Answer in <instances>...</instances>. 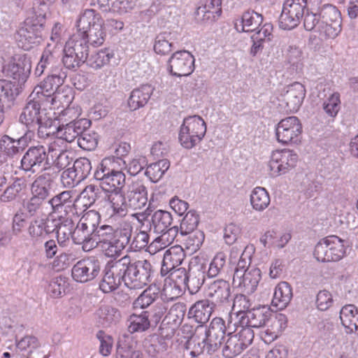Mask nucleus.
Returning <instances> with one entry per match:
<instances>
[{
	"instance_id": "nucleus-17",
	"label": "nucleus",
	"mask_w": 358,
	"mask_h": 358,
	"mask_svg": "<svg viewBox=\"0 0 358 358\" xmlns=\"http://www.w3.org/2000/svg\"><path fill=\"white\" fill-rule=\"evenodd\" d=\"M45 70L48 73H59V71L60 73L66 72L62 66L55 47H52L50 43L47 45L42 53L40 61L35 69V74L37 76H41Z\"/></svg>"
},
{
	"instance_id": "nucleus-45",
	"label": "nucleus",
	"mask_w": 358,
	"mask_h": 358,
	"mask_svg": "<svg viewBox=\"0 0 358 358\" xmlns=\"http://www.w3.org/2000/svg\"><path fill=\"white\" fill-rule=\"evenodd\" d=\"M250 203L255 210L262 211L266 209L270 203V196L266 189L255 187L250 195Z\"/></svg>"
},
{
	"instance_id": "nucleus-20",
	"label": "nucleus",
	"mask_w": 358,
	"mask_h": 358,
	"mask_svg": "<svg viewBox=\"0 0 358 358\" xmlns=\"http://www.w3.org/2000/svg\"><path fill=\"white\" fill-rule=\"evenodd\" d=\"M262 278V273L259 268L252 266L243 273L238 272L234 274L233 284L242 289L248 294H252L259 285Z\"/></svg>"
},
{
	"instance_id": "nucleus-50",
	"label": "nucleus",
	"mask_w": 358,
	"mask_h": 358,
	"mask_svg": "<svg viewBox=\"0 0 358 358\" xmlns=\"http://www.w3.org/2000/svg\"><path fill=\"white\" fill-rule=\"evenodd\" d=\"M72 191H64L48 201L53 212H59L63 207H71L74 205Z\"/></svg>"
},
{
	"instance_id": "nucleus-59",
	"label": "nucleus",
	"mask_w": 358,
	"mask_h": 358,
	"mask_svg": "<svg viewBox=\"0 0 358 358\" xmlns=\"http://www.w3.org/2000/svg\"><path fill=\"white\" fill-rule=\"evenodd\" d=\"M108 200L113 209V214L120 217H124L127 214L128 206L126 205L124 194L120 193L115 194L114 196H110Z\"/></svg>"
},
{
	"instance_id": "nucleus-51",
	"label": "nucleus",
	"mask_w": 358,
	"mask_h": 358,
	"mask_svg": "<svg viewBox=\"0 0 358 358\" xmlns=\"http://www.w3.org/2000/svg\"><path fill=\"white\" fill-rule=\"evenodd\" d=\"M226 273V256L222 252L217 253L209 265L207 276L212 278L218 275H222Z\"/></svg>"
},
{
	"instance_id": "nucleus-63",
	"label": "nucleus",
	"mask_w": 358,
	"mask_h": 358,
	"mask_svg": "<svg viewBox=\"0 0 358 358\" xmlns=\"http://www.w3.org/2000/svg\"><path fill=\"white\" fill-rule=\"evenodd\" d=\"M319 8L317 12L314 13L313 8H309L308 6L305 9L303 15V27L306 31H313L321 23V17L319 15Z\"/></svg>"
},
{
	"instance_id": "nucleus-33",
	"label": "nucleus",
	"mask_w": 358,
	"mask_h": 358,
	"mask_svg": "<svg viewBox=\"0 0 358 358\" xmlns=\"http://www.w3.org/2000/svg\"><path fill=\"white\" fill-rule=\"evenodd\" d=\"M125 174L119 170H115L114 173L105 176L103 179L99 181V185L101 189L106 192L120 193L125 184Z\"/></svg>"
},
{
	"instance_id": "nucleus-55",
	"label": "nucleus",
	"mask_w": 358,
	"mask_h": 358,
	"mask_svg": "<svg viewBox=\"0 0 358 358\" xmlns=\"http://www.w3.org/2000/svg\"><path fill=\"white\" fill-rule=\"evenodd\" d=\"M199 222V215L195 210L188 211L180 222V232L181 235L192 232Z\"/></svg>"
},
{
	"instance_id": "nucleus-3",
	"label": "nucleus",
	"mask_w": 358,
	"mask_h": 358,
	"mask_svg": "<svg viewBox=\"0 0 358 358\" xmlns=\"http://www.w3.org/2000/svg\"><path fill=\"white\" fill-rule=\"evenodd\" d=\"M101 15L94 9H86L76 21L77 31L93 46H99L106 36Z\"/></svg>"
},
{
	"instance_id": "nucleus-58",
	"label": "nucleus",
	"mask_w": 358,
	"mask_h": 358,
	"mask_svg": "<svg viewBox=\"0 0 358 358\" xmlns=\"http://www.w3.org/2000/svg\"><path fill=\"white\" fill-rule=\"evenodd\" d=\"M72 168L78 176V178L82 182L90 174L92 166L88 158L80 157L73 162Z\"/></svg>"
},
{
	"instance_id": "nucleus-13",
	"label": "nucleus",
	"mask_w": 358,
	"mask_h": 358,
	"mask_svg": "<svg viewBox=\"0 0 358 358\" xmlns=\"http://www.w3.org/2000/svg\"><path fill=\"white\" fill-rule=\"evenodd\" d=\"M194 61L189 51H176L168 60V70L176 77L188 76L194 71Z\"/></svg>"
},
{
	"instance_id": "nucleus-54",
	"label": "nucleus",
	"mask_w": 358,
	"mask_h": 358,
	"mask_svg": "<svg viewBox=\"0 0 358 358\" xmlns=\"http://www.w3.org/2000/svg\"><path fill=\"white\" fill-rule=\"evenodd\" d=\"M0 151L9 157H13L22 152V149L17 145L15 138L4 134L0 139Z\"/></svg>"
},
{
	"instance_id": "nucleus-60",
	"label": "nucleus",
	"mask_w": 358,
	"mask_h": 358,
	"mask_svg": "<svg viewBox=\"0 0 358 358\" xmlns=\"http://www.w3.org/2000/svg\"><path fill=\"white\" fill-rule=\"evenodd\" d=\"M182 236H187L185 245L187 250L191 252H196L201 246L204 241V234L201 231H194Z\"/></svg>"
},
{
	"instance_id": "nucleus-32",
	"label": "nucleus",
	"mask_w": 358,
	"mask_h": 358,
	"mask_svg": "<svg viewBox=\"0 0 358 358\" xmlns=\"http://www.w3.org/2000/svg\"><path fill=\"white\" fill-rule=\"evenodd\" d=\"M73 243L82 245L84 251L88 252L96 248V242L94 238V233L85 227L80 222H78L73 234Z\"/></svg>"
},
{
	"instance_id": "nucleus-62",
	"label": "nucleus",
	"mask_w": 358,
	"mask_h": 358,
	"mask_svg": "<svg viewBox=\"0 0 358 358\" xmlns=\"http://www.w3.org/2000/svg\"><path fill=\"white\" fill-rule=\"evenodd\" d=\"M100 221V214L97 211L92 210L85 212L80 219L79 222L94 234L99 227Z\"/></svg>"
},
{
	"instance_id": "nucleus-11",
	"label": "nucleus",
	"mask_w": 358,
	"mask_h": 358,
	"mask_svg": "<svg viewBox=\"0 0 358 358\" xmlns=\"http://www.w3.org/2000/svg\"><path fill=\"white\" fill-rule=\"evenodd\" d=\"M302 125L298 117L290 116L282 119L276 126L275 136L282 144H297L301 142Z\"/></svg>"
},
{
	"instance_id": "nucleus-35",
	"label": "nucleus",
	"mask_w": 358,
	"mask_h": 358,
	"mask_svg": "<svg viewBox=\"0 0 358 358\" xmlns=\"http://www.w3.org/2000/svg\"><path fill=\"white\" fill-rule=\"evenodd\" d=\"M292 296L291 285L285 281H282L275 288L272 305L279 309H284L290 303Z\"/></svg>"
},
{
	"instance_id": "nucleus-36",
	"label": "nucleus",
	"mask_w": 358,
	"mask_h": 358,
	"mask_svg": "<svg viewBox=\"0 0 358 358\" xmlns=\"http://www.w3.org/2000/svg\"><path fill=\"white\" fill-rule=\"evenodd\" d=\"M38 137L41 139H46L49 137L58 136L59 125L56 119H52L46 113L39 118L37 122Z\"/></svg>"
},
{
	"instance_id": "nucleus-29",
	"label": "nucleus",
	"mask_w": 358,
	"mask_h": 358,
	"mask_svg": "<svg viewBox=\"0 0 358 358\" xmlns=\"http://www.w3.org/2000/svg\"><path fill=\"white\" fill-rule=\"evenodd\" d=\"M263 22V16L255 10H247L243 13L241 18L234 24L236 29L239 32L255 31Z\"/></svg>"
},
{
	"instance_id": "nucleus-57",
	"label": "nucleus",
	"mask_w": 358,
	"mask_h": 358,
	"mask_svg": "<svg viewBox=\"0 0 358 358\" xmlns=\"http://www.w3.org/2000/svg\"><path fill=\"white\" fill-rule=\"evenodd\" d=\"M158 297V293L151 287L145 289L134 301V306L136 308H146L151 305Z\"/></svg>"
},
{
	"instance_id": "nucleus-7",
	"label": "nucleus",
	"mask_w": 358,
	"mask_h": 358,
	"mask_svg": "<svg viewBox=\"0 0 358 358\" xmlns=\"http://www.w3.org/2000/svg\"><path fill=\"white\" fill-rule=\"evenodd\" d=\"M67 77V72L49 73L48 76L35 88L31 93L32 96H36L38 100L45 105L52 106L55 104L57 96V89L63 85Z\"/></svg>"
},
{
	"instance_id": "nucleus-42",
	"label": "nucleus",
	"mask_w": 358,
	"mask_h": 358,
	"mask_svg": "<svg viewBox=\"0 0 358 358\" xmlns=\"http://www.w3.org/2000/svg\"><path fill=\"white\" fill-rule=\"evenodd\" d=\"M113 57V50L105 48L92 54L90 57L87 56L85 62L90 68L98 70L108 64Z\"/></svg>"
},
{
	"instance_id": "nucleus-64",
	"label": "nucleus",
	"mask_w": 358,
	"mask_h": 358,
	"mask_svg": "<svg viewBox=\"0 0 358 358\" xmlns=\"http://www.w3.org/2000/svg\"><path fill=\"white\" fill-rule=\"evenodd\" d=\"M340 94L334 93L324 101L322 108L329 116L334 117L340 110Z\"/></svg>"
},
{
	"instance_id": "nucleus-41",
	"label": "nucleus",
	"mask_w": 358,
	"mask_h": 358,
	"mask_svg": "<svg viewBox=\"0 0 358 358\" xmlns=\"http://www.w3.org/2000/svg\"><path fill=\"white\" fill-rule=\"evenodd\" d=\"M150 313L148 310L143 311L141 314H132L128 320L129 324L128 330L130 333L143 332L148 330L151 322L149 320Z\"/></svg>"
},
{
	"instance_id": "nucleus-8",
	"label": "nucleus",
	"mask_w": 358,
	"mask_h": 358,
	"mask_svg": "<svg viewBox=\"0 0 358 358\" xmlns=\"http://www.w3.org/2000/svg\"><path fill=\"white\" fill-rule=\"evenodd\" d=\"M343 241L336 236H329L315 245L314 256L319 262L339 261L345 255Z\"/></svg>"
},
{
	"instance_id": "nucleus-34",
	"label": "nucleus",
	"mask_w": 358,
	"mask_h": 358,
	"mask_svg": "<svg viewBox=\"0 0 358 358\" xmlns=\"http://www.w3.org/2000/svg\"><path fill=\"white\" fill-rule=\"evenodd\" d=\"M52 185V180L48 173L39 175L31 185V196L45 202L50 195Z\"/></svg>"
},
{
	"instance_id": "nucleus-30",
	"label": "nucleus",
	"mask_w": 358,
	"mask_h": 358,
	"mask_svg": "<svg viewBox=\"0 0 358 358\" xmlns=\"http://www.w3.org/2000/svg\"><path fill=\"white\" fill-rule=\"evenodd\" d=\"M179 275L173 271L170 273L169 279H166L162 292L163 299L172 301L179 298L185 292L182 285L179 283Z\"/></svg>"
},
{
	"instance_id": "nucleus-24",
	"label": "nucleus",
	"mask_w": 358,
	"mask_h": 358,
	"mask_svg": "<svg viewBox=\"0 0 358 358\" xmlns=\"http://www.w3.org/2000/svg\"><path fill=\"white\" fill-rule=\"evenodd\" d=\"M306 96L305 87L299 83H294L288 85L287 89L282 94V101L286 103L287 110L296 112L302 104Z\"/></svg>"
},
{
	"instance_id": "nucleus-21",
	"label": "nucleus",
	"mask_w": 358,
	"mask_h": 358,
	"mask_svg": "<svg viewBox=\"0 0 358 358\" xmlns=\"http://www.w3.org/2000/svg\"><path fill=\"white\" fill-rule=\"evenodd\" d=\"M126 205L132 210L142 209L148 202L146 187L141 181H134L127 186L124 194Z\"/></svg>"
},
{
	"instance_id": "nucleus-15",
	"label": "nucleus",
	"mask_w": 358,
	"mask_h": 358,
	"mask_svg": "<svg viewBox=\"0 0 358 358\" xmlns=\"http://www.w3.org/2000/svg\"><path fill=\"white\" fill-rule=\"evenodd\" d=\"M36 98V96H32L31 94L29 96L27 103L20 116V122L27 128L33 129H36L39 118L45 114V108L51 107Z\"/></svg>"
},
{
	"instance_id": "nucleus-31",
	"label": "nucleus",
	"mask_w": 358,
	"mask_h": 358,
	"mask_svg": "<svg viewBox=\"0 0 358 358\" xmlns=\"http://www.w3.org/2000/svg\"><path fill=\"white\" fill-rule=\"evenodd\" d=\"M153 92L150 85H142L133 90L128 99V106L131 110H136L145 106Z\"/></svg>"
},
{
	"instance_id": "nucleus-28",
	"label": "nucleus",
	"mask_w": 358,
	"mask_h": 358,
	"mask_svg": "<svg viewBox=\"0 0 358 358\" xmlns=\"http://www.w3.org/2000/svg\"><path fill=\"white\" fill-rule=\"evenodd\" d=\"M216 306L208 299H203L196 301L189 310L190 315L194 320L201 324L200 327H203V324L206 323L213 312Z\"/></svg>"
},
{
	"instance_id": "nucleus-27",
	"label": "nucleus",
	"mask_w": 358,
	"mask_h": 358,
	"mask_svg": "<svg viewBox=\"0 0 358 358\" xmlns=\"http://www.w3.org/2000/svg\"><path fill=\"white\" fill-rule=\"evenodd\" d=\"M18 82L0 79V107L10 109L20 92Z\"/></svg>"
},
{
	"instance_id": "nucleus-19",
	"label": "nucleus",
	"mask_w": 358,
	"mask_h": 358,
	"mask_svg": "<svg viewBox=\"0 0 358 358\" xmlns=\"http://www.w3.org/2000/svg\"><path fill=\"white\" fill-rule=\"evenodd\" d=\"M31 69L30 59L21 57L16 62L3 66L2 73L6 78H12V82H18L19 86L22 87L28 78Z\"/></svg>"
},
{
	"instance_id": "nucleus-6",
	"label": "nucleus",
	"mask_w": 358,
	"mask_h": 358,
	"mask_svg": "<svg viewBox=\"0 0 358 358\" xmlns=\"http://www.w3.org/2000/svg\"><path fill=\"white\" fill-rule=\"evenodd\" d=\"M46 148L42 145L29 147L20 161V169L25 173L34 174L50 168Z\"/></svg>"
},
{
	"instance_id": "nucleus-37",
	"label": "nucleus",
	"mask_w": 358,
	"mask_h": 358,
	"mask_svg": "<svg viewBox=\"0 0 358 358\" xmlns=\"http://www.w3.org/2000/svg\"><path fill=\"white\" fill-rule=\"evenodd\" d=\"M96 314L99 322L104 327H110L117 324L121 319L120 310L111 306H101L97 310Z\"/></svg>"
},
{
	"instance_id": "nucleus-44",
	"label": "nucleus",
	"mask_w": 358,
	"mask_h": 358,
	"mask_svg": "<svg viewBox=\"0 0 358 358\" xmlns=\"http://www.w3.org/2000/svg\"><path fill=\"white\" fill-rule=\"evenodd\" d=\"M170 167V162L166 159H163L152 163L147 166L145 175L152 182H158Z\"/></svg>"
},
{
	"instance_id": "nucleus-56",
	"label": "nucleus",
	"mask_w": 358,
	"mask_h": 358,
	"mask_svg": "<svg viewBox=\"0 0 358 358\" xmlns=\"http://www.w3.org/2000/svg\"><path fill=\"white\" fill-rule=\"evenodd\" d=\"M358 315L357 308L352 304L346 305L340 311V319L342 324L348 334L352 333V322L355 317Z\"/></svg>"
},
{
	"instance_id": "nucleus-10",
	"label": "nucleus",
	"mask_w": 358,
	"mask_h": 358,
	"mask_svg": "<svg viewBox=\"0 0 358 358\" xmlns=\"http://www.w3.org/2000/svg\"><path fill=\"white\" fill-rule=\"evenodd\" d=\"M254 337L253 330L248 327L236 334H229L222 348V355L225 358L236 357L252 344Z\"/></svg>"
},
{
	"instance_id": "nucleus-61",
	"label": "nucleus",
	"mask_w": 358,
	"mask_h": 358,
	"mask_svg": "<svg viewBox=\"0 0 358 358\" xmlns=\"http://www.w3.org/2000/svg\"><path fill=\"white\" fill-rule=\"evenodd\" d=\"M115 231L114 228L110 225L103 224L99 226L94 234L96 247H100L102 249V246L105 245L111 239Z\"/></svg>"
},
{
	"instance_id": "nucleus-46",
	"label": "nucleus",
	"mask_w": 358,
	"mask_h": 358,
	"mask_svg": "<svg viewBox=\"0 0 358 358\" xmlns=\"http://www.w3.org/2000/svg\"><path fill=\"white\" fill-rule=\"evenodd\" d=\"M185 257L182 248L180 245H175L168 249L164 255L163 263L173 267L175 269L180 266Z\"/></svg>"
},
{
	"instance_id": "nucleus-39",
	"label": "nucleus",
	"mask_w": 358,
	"mask_h": 358,
	"mask_svg": "<svg viewBox=\"0 0 358 358\" xmlns=\"http://www.w3.org/2000/svg\"><path fill=\"white\" fill-rule=\"evenodd\" d=\"M173 217L171 214L163 210H156L151 216L150 230L154 232L161 234L166 231L171 224Z\"/></svg>"
},
{
	"instance_id": "nucleus-48",
	"label": "nucleus",
	"mask_w": 358,
	"mask_h": 358,
	"mask_svg": "<svg viewBox=\"0 0 358 358\" xmlns=\"http://www.w3.org/2000/svg\"><path fill=\"white\" fill-rule=\"evenodd\" d=\"M75 223L71 218H65L59 222L57 230V241L59 243H65L70 238L73 241Z\"/></svg>"
},
{
	"instance_id": "nucleus-18",
	"label": "nucleus",
	"mask_w": 358,
	"mask_h": 358,
	"mask_svg": "<svg viewBox=\"0 0 358 358\" xmlns=\"http://www.w3.org/2000/svg\"><path fill=\"white\" fill-rule=\"evenodd\" d=\"M240 317L239 326L242 329L246 327L250 328H259L265 325L272 316V312L267 306H259L251 309L245 313H241Z\"/></svg>"
},
{
	"instance_id": "nucleus-16",
	"label": "nucleus",
	"mask_w": 358,
	"mask_h": 358,
	"mask_svg": "<svg viewBox=\"0 0 358 358\" xmlns=\"http://www.w3.org/2000/svg\"><path fill=\"white\" fill-rule=\"evenodd\" d=\"M175 271L179 275V283L182 285L185 290L187 289L191 294H196L206 280L205 271L199 268L189 267L186 269L180 267Z\"/></svg>"
},
{
	"instance_id": "nucleus-43",
	"label": "nucleus",
	"mask_w": 358,
	"mask_h": 358,
	"mask_svg": "<svg viewBox=\"0 0 358 358\" xmlns=\"http://www.w3.org/2000/svg\"><path fill=\"white\" fill-rule=\"evenodd\" d=\"M16 351L21 357L31 356L41 348L38 339L34 336H26L16 343Z\"/></svg>"
},
{
	"instance_id": "nucleus-5",
	"label": "nucleus",
	"mask_w": 358,
	"mask_h": 358,
	"mask_svg": "<svg viewBox=\"0 0 358 358\" xmlns=\"http://www.w3.org/2000/svg\"><path fill=\"white\" fill-rule=\"evenodd\" d=\"M206 133V124L200 116H188L180 126L178 139L183 148L191 149L201 141Z\"/></svg>"
},
{
	"instance_id": "nucleus-40",
	"label": "nucleus",
	"mask_w": 358,
	"mask_h": 358,
	"mask_svg": "<svg viewBox=\"0 0 358 358\" xmlns=\"http://www.w3.org/2000/svg\"><path fill=\"white\" fill-rule=\"evenodd\" d=\"M176 38L171 32L164 31L159 34L155 41L154 50L158 55H166L176 48Z\"/></svg>"
},
{
	"instance_id": "nucleus-26",
	"label": "nucleus",
	"mask_w": 358,
	"mask_h": 358,
	"mask_svg": "<svg viewBox=\"0 0 358 358\" xmlns=\"http://www.w3.org/2000/svg\"><path fill=\"white\" fill-rule=\"evenodd\" d=\"M222 0H201L200 6L195 11V17L198 22L213 21L222 13Z\"/></svg>"
},
{
	"instance_id": "nucleus-4",
	"label": "nucleus",
	"mask_w": 358,
	"mask_h": 358,
	"mask_svg": "<svg viewBox=\"0 0 358 358\" xmlns=\"http://www.w3.org/2000/svg\"><path fill=\"white\" fill-rule=\"evenodd\" d=\"M45 22V15H42L34 14L27 17L15 35L18 46L24 50H29L34 45L39 44L42 40Z\"/></svg>"
},
{
	"instance_id": "nucleus-49",
	"label": "nucleus",
	"mask_w": 358,
	"mask_h": 358,
	"mask_svg": "<svg viewBox=\"0 0 358 358\" xmlns=\"http://www.w3.org/2000/svg\"><path fill=\"white\" fill-rule=\"evenodd\" d=\"M116 159L114 157H105L98 164L94 173V178L96 180L100 181L116 170Z\"/></svg>"
},
{
	"instance_id": "nucleus-25",
	"label": "nucleus",
	"mask_w": 358,
	"mask_h": 358,
	"mask_svg": "<svg viewBox=\"0 0 358 358\" xmlns=\"http://www.w3.org/2000/svg\"><path fill=\"white\" fill-rule=\"evenodd\" d=\"M231 287L228 281L219 279L211 282L208 287L207 296L217 307L229 301Z\"/></svg>"
},
{
	"instance_id": "nucleus-47",
	"label": "nucleus",
	"mask_w": 358,
	"mask_h": 358,
	"mask_svg": "<svg viewBox=\"0 0 358 358\" xmlns=\"http://www.w3.org/2000/svg\"><path fill=\"white\" fill-rule=\"evenodd\" d=\"M168 346L166 340L157 335L152 336L145 342L146 351L152 357L165 352Z\"/></svg>"
},
{
	"instance_id": "nucleus-38",
	"label": "nucleus",
	"mask_w": 358,
	"mask_h": 358,
	"mask_svg": "<svg viewBox=\"0 0 358 358\" xmlns=\"http://www.w3.org/2000/svg\"><path fill=\"white\" fill-rule=\"evenodd\" d=\"M65 48L84 61H86L89 55V43L78 31L66 43Z\"/></svg>"
},
{
	"instance_id": "nucleus-14",
	"label": "nucleus",
	"mask_w": 358,
	"mask_h": 358,
	"mask_svg": "<svg viewBox=\"0 0 358 358\" xmlns=\"http://www.w3.org/2000/svg\"><path fill=\"white\" fill-rule=\"evenodd\" d=\"M101 262L95 257L84 258L78 261L72 268L73 278L79 282H87L94 280L100 273Z\"/></svg>"
},
{
	"instance_id": "nucleus-12",
	"label": "nucleus",
	"mask_w": 358,
	"mask_h": 358,
	"mask_svg": "<svg viewBox=\"0 0 358 358\" xmlns=\"http://www.w3.org/2000/svg\"><path fill=\"white\" fill-rule=\"evenodd\" d=\"M298 155L293 150H275L271 155L268 162L270 174L273 177L285 174L296 164Z\"/></svg>"
},
{
	"instance_id": "nucleus-52",
	"label": "nucleus",
	"mask_w": 358,
	"mask_h": 358,
	"mask_svg": "<svg viewBox=\"0 0 358 358\" xmlns=\"http://www.w3.org/2000/svg\"><path fill=\"white\" fill-rule=\"evenodd\" d=\"M319 15L321 17V22L342 24L340 11L337 8L331 4H325L319 8Z\"/></svg>"
},
{
	"instance_id": "nucleus-1",
	"label": "nucleus",
	"mask_w": 358,
	"mask_h": 358,
	"mask_svg": "<svg viewBox=\"0 0 358 358\" xmlns=\"http://www.w3.org/2000/svg\"><path fill=\"white\" fill-rule=\"evenodd\" d=\"M152 271L148 260L131 259L126 255L106 264L99 288L104 293H110L124 282L131 289H141L150 282Z\"/></svg>"
},
{
	"instance_id": "nucleus-2",
	"label": "nucleus",
	"mask_w": 358,
	"mask_h": 358,
	"mask_svg": "<svg viewBox=\"0 0 358 358\" xmlns=\"http://www.w3.org/2000/svg\"><path fill=\"white\" fill-rule=\"evenodd\" d=\"M225 321L221 317H215L205 329V337L201 340L192 338L193 347L190 354L196 357L200 355H213L218 351L226 336Z\"/></svg>"
},
{
	"instance_id": "nucleus-23",
	"label": "nucleus",
	"mask_w": 358,
	"mask_h": 358,
	"mask_svg": "<svg viewBox=\"0 0 358 358\" xmlns=\"http://www.w3.org/2000/svg\"><path fill=\"white\" fill-rule=\"evenodd\" d=\"M91 126V121L88 119L81 118L74 120L66 124H59V131L57 137L64 140L68 143L73 142L76 138H78L80 134Z\"/></svg>"
},
{
	"instance_id": "nucleus-9",
	"label": "nucleus",
	"mask_w": 358,
	"mask_h": 358,
	"mask_svg": "<svg viewBox=\"0 0 358 358\" xmlns=\"http://www.w3.org/2000/svg\"><path fill=\"white\" fill-rule=\"evenodd\" d=\"M307 6V0H285L279 17V27L287 30L296 27Z\"/></svg>"
},
{
	"instance_id": "nucleus-22",
	"label": "nucleus",
	"mask_w": 358,
	"mask_h": 358,
	"mask_svg": "<svg viewBox=\"0 0 358 358\" xmlns=\"http://www.w3.org/2000/svg\"><path fill=\"white\" fill-rule=\"evenodd\" d=\"M131 237V229H120L115 231L111 239L102 246V250L108 257L120 255V252L130 242Z\"/></svg>"
},
{
	"instance_id": "nucleus-53",
	"label": "nucleus",
	"mask_w": 358,
	"mask_h": 358,
	"mask_svg": "<svg viewBox=\"0 0 358 358\" xmlns=\"http://www.w3.org/2000/svg\"><path fill=\"white\" fill-rule=\"evenodd\" d=\"M85 129L78 138V146L85 150H94L98 145V134Z\"/></svg>"
}]
</instances>
